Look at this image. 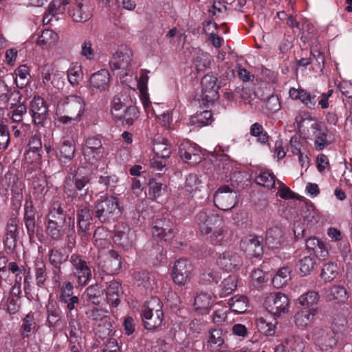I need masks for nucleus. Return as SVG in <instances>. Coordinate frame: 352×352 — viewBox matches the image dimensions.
<instances>
[{
  "mask_svg": "<svg viewBox=\"0 0 352 352\" xmlns=\"http://www.w3.org/2000/svg\"><path fill=\"white\" fill-rule=\"evenodd\" d=\"M283 230L280 226H274L270 228L266 233V242L272 248H276L283 241Z\"/></svg>",
  "mask_w": 352,
  "mask_h": 352,
  "instance_id": "39",
  "label": "nucleus"
},
{
  "mask_svg": "<svg viewBox=\"0 0 352 352\" xmlns=\"http://www.w3.org/2000/svg\"><path fill=\"white\" fill-rule=\"evenodd\" d=\"M110 83V74L107 69H100L94 73L89 78L92 91L102 92L106 91Z\"/></svg>",
  "mask_w": 352,
  "mask_h": 352,
  "instance_id": "28",
  "label": "nucleus"
},
{
  "mask_svg": "<svg viewBox=\"0 0 352 352\" xmlns=\"http://www.w3.org/2000/svg\"><path fill=\"white\" fill-rule=\"evenodd\" d=\"M132 56L133 52L130 48L127 47H121L110 59V68L113 71L117 70V75L120 78L129 76L131 72V62Z\"/></svg>",
  "mask_w": 352,
  "mask_h": 352,
  "instance_id": "7",
  "label": "nucleus"
},
{
  "mask_svg": "<svg viewBox=\"0 0 352 352\" xmlns=\"http://www.w3.org/2000/svg\"><path fill=\"white\" fill-rule=\"evenodd\" d=\"M221 296H226L234 292L237 287V278L234 275H230L225 278L221 285Z\"/></svg>",
  "mask_w": 352,
  "mask_h": 352,
  "instance_id": "48",
  "label": "nucleus"
},
{
  "mask_svg": "<svg viewBox=\"0 0 352 352\" xmlns=\"http://www.w3.org/2000/svg\"><path fill=\"white\" fill-rule=\"evenodd\" d=\"M57 217H58V218H61L62 220L67 221L68 217H70L65 213L63 208L62 207V204L59 201H54L50 209L48 217L56 218Z\"/></svg>",
  "mask_w": 352,
  "mask_h": 352,
  "instance_id": "63",
  "label": "nucleus"
},
{
  "mask_svg": "<svg viewBox=\"0 0 352 352\" xmlns=\"http://www.w3.org/2000/svg\"><path fill=\"white\" fill-rule=\"evenodd\" d=\"M319 300V295L316 292L310 291L302 294L299 298V303L305 306V308L311 309L312 308H318L317 303Z\"/></svg>",
  "mask_w": 352,
  "mask_h": 352,
  "instance_id": "47",
  "label": "nucleus"
},
{
  "mask_svg": "<svg viewBox=\"0 0 352 352\" xmlns=\"http://www.w3.org/2000/svg\"><path fill=\"white\" fill-rule=\"evenodd\" d=\"M214 204L222 210H229L235 207L238 202L236 192L229 186H220L214 195Z\"/></svg>",
  "mask_w": 352,
  "mask_h": 352,
  "instance_id": "12",
  "label": "nucleus"
},
{
  "mask_svg": "<svg viewBox=\"0 0 352 352\" xmlns=\"http://www.w3.org/2000/svg\"><path fill=\"white\" fill-rule=\"evenodd\" d=\"M59 37L52 30L45 29L42 31L36 40V43L43 48H47L56 45Z\"/></svg>",
  "mask_w": 352,
  "mask_h": 352,
  "instance_id": "38",
  "label": "nucleus"
},
{
  "mask_svg": "<svg viewBox=\"0 0 352 352\" xmlns=\"http://www.w3.org/2000/svg\"><path fill=\"white\" fill-rule=\"evenodd\" d=\"M212 113L210 111H203L197 113L196 115L191 116L190 123L191 125L202 127L203 126L211 124L212 122Z\"/></svg>",
  "mask_w": 352,
  "mask_h": 352,
  "instance_id": "42",
  "label": "nucleus"
},
{
  "mask_svg": "<svg viewBox=\"0 0 352 352\" xmlns=\"http://www.w3.org/2000/svg\"><path fill=\"white\" fill-rule=\"evenodd\" d=\"M69 255L63 247H53L49 250L48 261L52 266V280L60 283L63 275L62 265L69 261Z\"/></svg>",
  "mask_w": 352,
  "mask_h": 352,
  "instance_id": "6",
  "label": "nucleus"
},
{
  "mask_svg": "<svg viewBox=\"0 0 352 352\" xmlns=\"http://www.w3.org/2000/svg\"><path fill=\"white\" fill-rule=\"evenodd\" d=\"M153 151L154 156L151 160V165L157 170H162L166 166V161L171 155V146L166 139L162 138V141L155 140Z\"/></svg>",
  "mask_w": 352,
  "mask_h": 352,
  "instance_id": "14",
  "label": "nucleus"
},
{
  "mask_svg": "<svg viewBox=\"0 0 352 352\" xmlns=\"http://www.w3.org/2000/svg\"><path fill=\"white\" fill-rule=\"evenodd\" d=\"M338 274V268L336 263L333 262H328L324 264L320 276L325 281H331Z\"/></svg>",
  "mask_w": 352,
  "mask_h": 352,
  "instance_id": "49",
  "label": "nucleus"
},
{
  "mask_svg": "<svg viewBox=\"0 0 352 352\" xmlns=\"http://www.w3.org/2000/svg\"><path fill=\"white\" fill-rule=\"evenodd\" d=\"M248 302V298L244 296H234L228 301L230 309L237 314L244 313L247 310Z\"/></svg>",
  "mask_w": 352,
  "mask_h": 352,
  "instance_id": "43",
  "label": "nucleus"
},
{
  "mask_svg": "<svg viewBox=\"0 0 352 352\" xmlns=\"http://www.w3.org/2000/svg\"><path fill=\"white\" fill-rule=\"evenodd\" d=\"M74 219L68 217L67 220H62L61 218L48 217L46 234L52 239L58 241L63 239L64 235L72 228H74Z\"/></svg>",
  "mask_w": 352,
  "mask_h": 352,
  "instance_id": "10",
  "label": "nucleus"
},
{
  "mask_svg": "<svg viewBox=\"0 0 352 352\" xmlns=\"http://www.w3.org/2000/svg\"><path fill=\"white\" fill-rule=\"evenodd\" d=\"M263 305L269 313L280 316L288 311L290 302L287 295L276 292L267 294Z\"/></svg>",
  "mask_w": 352,
  "mask_h": 352,
  "instance_id": "8",
  "label": "nucleus"
},
{
  "mask_svg": "<svg viewBox=\"0 0 352 352\" xmlns=\"http://www.w3.org/2000/svg\"><path fill=\"white\" fill-rule=\"evenodd\" d=\"M199 147L190 141H184L179 146V155L186 163L197 164L201 160Z\"/></svg>",
  "mask_w": 352,
  "mask_h": 352,
  "instance_id": "22",
  "label": "nucleus"
},
{
  "mask_svg": "<svg viewBox=\"0 0 352 352\" xmlns=\"http://www.w3.org/2000/svg\"><path fill=\"white\" fill-rule=\"evenodd\" d=\"M72 276L78 285H87L91 278V268L84 256L79 253H73L69 257Z\"/></svg>",
  "mask_w": 352,
  "mask_h": 352,
  "instance_id": "5",
  "label": "nucleus"
},
{
  "mask_svg": "<svg viewBox=\"0 0 352 352\" xmlns=\"http://www.w3.org/2000/svg\"><path fill=\"white\" fill-rule=\"evenodd\" d=\"M195 221L201 234H208L223 223L220 216L211 210H204L197 214Z\"/></svg>",
  "mask_w": 352,
  "mask_h": 352,
  "instance_id": "9",
  "label": "nucleus"
},
{
  "mask_svg": "<svg viewBox=\"0 0 352 352\" xmlns=\"http://www.w3.org/2000/svg\"><path fill=\"white\" fill-rule=\"evenodd\" d=\"M24 222L30 239L34 237L35 234V212L32 201L25 203L24 206Z\"/></svg>",
  "mask_w": 352,
  "mask_h": 352,
  "instance_id": "34",
  "label": "nucleus"
},
{
  "mask_svg": "<svg viewBox=\"0 0 352 352\" xmlns=\"http://www.w3.org/2000/svg\"><path fill=\"white\" fill-rule=\"evenodd\" d=\"M194 267L186 258L177 260L172 269L171 277L173 282L180 286H184L190 282L193 275Z\"/></svg>",
  "mask_w": 352,
  "mask_h": 352,
  "instance_id": "11",
  "label": "nucleus"
},
{
  "mask_svg": "<svg viewBox=\"0 0 352 352\" xmlns=\"http://www.w3.org/2000/svg\"><path fill=\"white\" fill-rule=\"evenodd\" d=\"M219 267L226 272L236 271L243 265L242 257L236 252L227 250L219 254L216 260Z\"/></svg>",
  "mask_w": 352,
  "mask_h": 352,
  "instance_id": "16",
  "label": "nucleus"
},
{
  "mask_svg": "<svg viewBox=\"0 0 352 352\" xmlns=\"http://www.w3.org/2000/svg\"><path fill=\"white\" fill-rule=\"evenodd\" d=\"M46 325L50 328L63 327L65 322L63 319L62 311L58 303L54 300L49 301L46 305Z\"/></svg>",
  "mask_w": 352,
  "mask_h": 352,
  "instance_id": "24",
  "label": "nucleus"
},
{
  "mask_svg": "<svg viewBox=\"0 0 352 352\" xmlns=\"http://www.w3.org/2000/svg\"><path fill=\"white\" fill-rule=\"evenodd\" d=\"M21 97V94L18 90L10 89L6 97V101L3 102L1 104L6 108L12 109L15 106L17 107L19 105L18 104L20 103Z\"/></svg>",
  "mask_w": 352,
  "mask_h": 352,
  "instance_id": "58",
  "label": "nucleus"
},
{
  "mask_svg": "<svg viewBox=\"0 0 352 352\" xmlns=\"http://www.w3.org/2000/svg\"><path fill=\"white\" fill-rule=\"evenodd\" d=\"M102 289L98 284L89 286L84 293L87 300L92 302L94 305H98L100 303V299L103 294Z\"/></svg>",
  "mask_w": 352,
  "mask_h": 352,
  "instance_id": "41",
  "label": "nucleus"
},
{
  "mask_svg": "<svg viewBox=\"0 0 352 352\" xmlns=\"http://www.w3.org/2000/svg\"><path fill=\"white\" fill-rule=\"evenodd\" d=\"M105 314L106 312L103 309L96 307H88L85 311L87 317L90 320L96 321L97 323L104 318H109Z\"/></svg>",
  "mask_w": 352,
  "mask_h": 352,
  "instance_id": "62",
  "label": "nucleus"
},
{
  "mask_svg": "<svg viewBox=\"0 0 352 352\" xmlns=\"http://www.w3.org/2000/svg\"><path fill=\"white\" fill-rule=\"evenodd\" d=\"M113 241L123 248L132 246L135 241V233L126 224L119 223L115 228Z\"/></svg>",
  "mask_w": 352,
  "mask_h": 352,
  "instance_id": "21",
  "label": "nucleus"
},
{
  "mask_svg": "<svg viewBox=\"0 0 352 352\" xmlns=\"http://www.w3.org/2000/svg\"><path fill=\"white\" fill-rule=\"evenodd\" d=\"M94 218L101 223L115 221L121 214L118 199L113 196H101L94 203Z\"/></svg>",
  "mask_w": 352,
  "mask_h": 352,
  "instance_id": "3",
  "label": "nucleus"
},
{
  "mask_svg": "<svg viewBox=\"0 0 352 352\" xmlns=\"http://www.w3.org/2000/svg\"><path fill=\"white\" fill-rule=\"evenodd\" d=\"M140 112L138 109L133 105H129L120 116V118H116L114 120L116 122L120 121L122 126H130L138 119Z\"/></svg>",
  "mask_w": 352,
  "mask_h": 352,
  "instance_id": "35",
  "label": "nucleus"
},
{
  "mask_svg": "<svg viewBox=\"0 0 352 352\" xmlns=\"http://www.w3.org/2000/svg\"><path fill=\"white\" fill-rule=\"evenodd\" d=\"M144 326L148 330H153L162 324L164 319L162 304L157 297L147 300L141 314Z\"/></svg>",
  "mask_w": 352,
  "mask_h": 352,
  "instance_id": "4",
  "label": "nucleus"
},
{
  "mask_svg": "<svg viewBox=\"0 0 352 352\" xmlns=\"http://www.w3.org/2000/svg\"><path fill=\"white\" fill-rule=\"evenodd\" d=\"M30 175L31 173L28 170L25 173V177L28 179H32V194L38 200L43 201L45 195L48 190L47 179L40 172L32 177H30Z\"/></svg>",
  "mask_w": 352,
  "mask_h": 352,
  "instance_id": "23",
  "label": "nucleus"
},
{
  "mask_svg": "<svg viewBox=\"0 0 352 352\" xmlns=\"http://www.w3.org/2000/svg\"><path fill=\"white\" fill-rule=\"evenodd\" d=\"M317 312L318 308H312L311 309L304 308L297 312L295 315L296 325L300 328L306 327L313 321Z\"/></svg>",
  "mask_w": 352,
  "mask_h": 352,
  "instance_id": "36",
  "label": "nucleus"
},
{
  "mask_svg": "<svg viewBox=\"0 0 352 352\" xmlns=\"http://www.w3.org/2000/svg\"><path fill=\"white\" fill-rule=\"evenodd\" d=\"M75 153V145L70 140H63L56 148V156L64 163L72 160Z\"/></svg>",
  "mask_w": 352,
  "mask_h": 352,
  "instance_id": "32",
  "label": "nucleus"
},
{
  "mask_svg": "<svg viewBox=\"0 0 352 352\" xmlns=\"http://www.w3.org/2000/svg\"><path fill=\"white\" fill-rule=\"evenodd\" d=\"M109 231L104 226H98L93 234L94 243L96 246L104 248L109 244Z\"/></svg>",
  "mask_w": 352,
  "mask_h": 352,
  "instance_id": "40",
  "label": "nucleus"
},
{
  "mask_svg": "<svg viewBox=\"0 0 352 352\" xmlns=\"http://www.w3.org/2000/svg\"><path fill=\"white\" fill-rule=\"evenodd\" d=\"M316 265V261L314 256H306L298 261L297 266L301 275L306 276L314 270Z\"/></svg>",
  "mask_w": 352,
  "mask_h": 352,
  "instance_id": "44",
  "label": "nucleus"
},
{
  "mask_svg": "<svg viewBox=\"0 0 352 352\" xmlns=\"http://www.w3.org/2000/svg\"><path fill=\"white\" fill-rule=\"evenodd\" d=\"M219 273L213 269L204 268L200 272L199 280L202 284L217 283Z\"/></svg>",
  "mask_w": 352,
  "mask_h": 352,
  "instance_id": "51",
  "label": "nucleus"
},
{
  "mask_svg": "<svg viewBox=\"0 0 352 352\" xmlns=\"http://www.w3.org/2000/svg\"><path fill=\"white\" fill-rule=\"evenodd\" d=\"M285 349L291 352H302L304 348L300 338L294 336H288L285 339Z\"/></svg>",
  "mask_w": 352,
  "mask_h": 352,
  "instance_id": "56",
  "label": "nucleus"
},
{
  "mask_svg": "<svg viewBox=\"0 0 352 352\" xmlns=\"http://www.w3.org/2000/svg\"><path fill=\"white\" fill-rule=\"evenodd\" d=\"M94 217V208L91 210L87 205H80L76 210L77 227L78 233L83 240H88L90 236V227Z\"/></svg>",
  "mask_w": 352,
  "mask_h": 352,
  "instance_id": "13",
  "label": "nucleus"
},
{
  "mask_svg": "<svg viewBox=\"0 0 352 352\" xmlns=\"http://www.w3.org/2000/svg\"><path fill=\"white\" fill-rule=\"evenodd\" d=\"M256 325L258 330L266 336H272L275 333L276 324L267 322L262 317L256 319Z\"/></svg>",
  "mask_w": 352,
  "mask_h": 352,
  "instance_id": "61",
  "label": "nucleus"
},
{
  "mask_svg": "<svg viewBox=\"0 0 352 352\" xmlns=\"http://www.w3.org/2000/svg\"><path fill=\"white\" fill-rule=\"evenodd\" d=\"M124 95L120 94L114 96L111 102V112L113 118H120L123 110L128 106L124 102Z\"/></svg>",
  "mask_w": 352,
  "mask_h": 352,
  "instance_id": "46",
  "label": "nucleus"
},
{
  "mask_svg": "<svg viewBox=\"0 0 352 352\" xmlns=\"http://www.w3.org/2000/svg\"><path fill=\"white\" fill-rule=\"evenodd\" d=\"M166 185L157 179H151L148 182V193L153 199L159 197L162 195V190H165Z\"/></svg>",
  "mask_w": 352,
  "mask_h": 352,
  "instance_id": "60",
  "label": "nucleus"
},
{
  "mask_svg": "<svg viewBox=\"0 0 352 352\" xmlns=\"http://www.w3.org/2000/svg\"><path fill=\"white\" fill-rule=\"evenodd\" d=\"M172 233L173 230H165L164 227H159L154 225L152 227L153 236L160 241H166L171 237Z\"/></svg>",
  "mask_w": 352,
  "mask_h": 352,
  "instance_id": "64",
  "label": "nucleus"
},
{
  "mask_svg": "<svg viewBox=\"0 0 352 352\" xmlns=\"http://www.w3.org/2000/svg\"><path fill=\"white\" fill-rule=\"evenodd\" d=\"M105 292L107 302L116 307L120 302V297L122 294L121 285L116 280L110 281Z\"/></svg>",
  "mask_w": 352,
  "mask_h": 352,
  "instance_id": "33",
  "label": "nucleus"
},
{
  "mask_svg": "<svg viewBox=\"0 0 352 352\" xmlns=\"http://www.w3.org/2000/svg\"><path fill=\"white\" fill-rule=\"evenodd\" d=\"M30 111L35 124H43L48 116V108L45 100L39 96L31 101Z\"/></svg>",
  "mask_w": 352,
  "mask_h": 352,
  "instance_id": "25",
  "label": "nucleus"
},
{
  "mask_svg": "<svg viewBox=\"0 0 352 352\" xmlns=\"http://www.w3.org/2000/svg\"><path fill=\"white\" fill-rule=\"evenodd\" d=\"M21 285L19 282L16 281L12 287L6 300L7 310L10 314H15L19 311L21 306Z\"/></svg>",
  "mask_w": 352,
  "mask_h": 352,
  "instance_id": "31",
  "label": "nucleus"
},
{
  "mask_svg": "<svg viewBox=\"0 0 352 352\" xmlns=\"http://www.w3.org/2000/svg\"><path fill=\"white\" fill-rule=\"evenodd\" d=\"M85 102L80 96L70 95L61 98L56 107V120L67 125L78 122L85 113Z\"/></svg>",
  "mask_w": 352,
  "mask_h": 352,
  "instance_id": "1",
  "label": "nucleus"
},
{
  "mask_svg": "<svg viewBox=\"0 0 352 352\" xmlns=\"http://www.w3.org/2000/svg\"><path fill=\"white\" fill-rule=\"evenodd\" d=\"M59 301L64 305L68 320L70 336L76 338L79 331V324L76 319L78 314L77 306L79 298L74 295V285L70 281H65L60 287Z\"/></svg>",
  "mask_w": 352,
  "mask_h": 352,
  "instance_id": "2",
  "label": "nucleus"
},
{
  "mask_svg": "<svg viewBox=\"0 0 352 352\" xmlns=\"http://www.w3.org/2000/svg\"><path fill=\"white\" fill-rule=\"evenodd\" d=\"M36 323L34 321V316L32 314H28L25 317L21 326V336L23 338H29L34 332Z\"/></svg>",
  "mask_w": 352,
  "mask_h": 352,
  "instance_id": "57",
  "label": "nucleus"
},
{
  "mask_svg": "<svg viewBox=\"0 0 352 352\" xmlns=\"http://www.w3.org/2000/svg\"><path fill=\"white\" fill-rule=\"evenodd\" d=\"M240 247L246 255L250 257H258L263 252L262 239L256 236H250L243 239Z\"/></svg>",
  "mask_w": 352,
  "mask_h": 352,
  "instance_id": "27",
  "label": "nucleus"
},
{
  "mask_svg": "<svg viewBox=\"0 0 352 352\" xmlns=\"http://www.w3.org/2000/svg\"><path fill=\"white\" fill-rule=\"evenodd\" d=\"M314 136V146L317 151H322L333 142L332 135L329 133L327 127L320 122L314 121L311 124Z\"/></svg>",
  "mask_w": 352,
  "mask_h": 352,
  "instance_id": "20",
  "label": "nucleus"
},
{
  "mask_svg": "<svg viewBox=\"0 0 352 352\" xmlns=\"http://www.w3.org/2000/svg\"><path fill=\"white\" fill-rule=\"evenodd\" d=\"M216 296L208 292H200L195 297L194 306L201 314H206L215 304Z\"/></svg>",
  "mask_w": 352,
  "mask_h": 352,
  "instance_id": "29",
  "label": "nucleus"
},
{
  "mask_svg": "<svg viewBox=\"0 0 352 352\" xmlns=\"http://www.w3.org/2000/svg\"><path fill=\"white\" fill-rule=\"evenodd\" d=\"M217 78L211 74L205 75L202 78L201 97L206 102H213L219 98V87L217 85Z\"/></svg>",
  "mask_w": 352,
  "mask_h": 352,
  "instance_id": "19",
  "label": "nucleus"
},
{
  "mask_svg": "<svg viewBox=\"0 0 352 352\" xmlns=\"http://www.w3.org/2000/svg\"><path fill=\"white\" fill-rule=\"evenodd\" d=\"M327 298L329 300H336L338 302H344L347 299L346 289L342 286L334 285L329 289Z\"/></svg>",
  "mask_w": 352,
  "mask_h": 352,
  "instance_id": "52",
  "label": "nucleus"
},
{
  "mask_svg": "<svg viewBox=\"0 0 352 352\" xmlns=\"http://www.w3.org/2000/svg\"><path fill=\"white\" fill-rule=\"evenodd\" d=\"M313 340L322 350H328L336 345V333L329 327H316L313 331Z\"/></svg>",
  "mask_w": 352,
  "mask_h": 352,
  "instance_id": "15",
  "label": "nucleus"
},
{
  "mask_svg": "<svg viewBox=\"0 0 352 352\" xmlns=\"http://www.w3.org/2000/svg\"><path fill=\"white\" fill-rule=\"evenodd\" d=\"M69 16L75 22L83 23L91 19V10L88 6L87 0H76L72 9L69 10Z\"/></svg>",
  "mask_w": 352,
  "mask_h": 352,
  "instance_id": "26",
  "label": "nucleus"
},
{
  "mask_svg": "<svg viewBox=\"0 0 352 352\" xmlns=\"http://www.w3.org/2000/svg\"><path fill=\"white\" fill-rule=\"evenodd\" d=\"M94 329L96 334L103 339L108 336H110L113 331V326L110 321V318H104L96 324Z\"/></svg>",
  "mask_w": 352,
  "mask_h": 352,
  "instance_id": "54",
  "label": "nucleus"
},
{
  "mask_svg": "<svg viewBox=\"0 0 352 352\" xmlns=\"http://www.w3.org/2000/svg\"><path fill=\"white\" fill-rule=\"evenodd\" d=\"M250 133L251 135L257 137L258 142L261 144H265L268 141L267 133L264 131L263 126L258 122H255L251 126Z\"/></svg>",
  "mask_w": 352,
  "mask_h": 352,
  "instance_id": "59",
  "label": "nucleus"
},
{
  "mask_svg": "<svg viewBox=\"0 0 352 352\" xmlns=\"http://www.w3.org/2000/svg\"><path fill=\"white\" fill-rule=\"evenodd\" d=\"M104 149L100 139L91 137L86 140L83 148V155L86 160L90 164H95L100 160L104 155Z\"/></svg>",
  "mask_w": 352,
  "mask_h": 352,
  "instance_id": "18",
  "label": "nucleus"
},
{
  "mask_svg": "<svg viewBox=\"0 0 352 352\" xmlns=\"http://www.w3.org/2000/svg\"><path fill=\"white\" fill-rule=\"evenodd\" d=\"M91 176L90 174L82 175L78 170L72 177V182L74 188L75 197L85 199L87 195L91 197Z\"/></svg>",
  "mask_w": 352,
  "mask_h": 352,
  "instance_id": "17",
  "label": "nucleus"
},
{
  "mask_svg": "<svg viewBox=\"0 0 352 352\" xmlns=\"http://www.w3.org/2000/svg\"><path fill=\"white\" fill-rule=\"evenodd\" d=\"M275 176L272 173L269 171H262L256 177V182L258 185H261L267 188H272L275 186Z\"/></svg>",
  "mask_w": 352,
  "mask_h": 352,
  "instance_id": "53",
  "label": "nucleus"
},
{
  "mask_svg": "<svg viewBox=\"0 0 352 352\" xmlns=\"http://www.w3.org/2000/svg\"><path fill=\"white\" fill-rule=\"evenodd\" d=\"M121 257L113 250L109 251L103 263H99L102 270L109 274H115L119 272L121 268Z\"/></svg>",
  "mask_w": 352,
  "mask_h": 352,
  "instance_id": "30",
  "label": "nucleus"
},
{
  "mask_svg": "<svg viewBox=\"0 0 352 352\" xmlns=\"http://www.w3.org/2000/svg\"><path fill=\"white\" fill-rule=\"evenodd\" d=\"M290 280V270L287 267L280 269L272 278V284L274 287L280 288Z\"/></svg>",
  "mask_w": 352,
  "mask_h": 352,
  "instance_id": "50",
  "label": "nucleus"
},
{
  "mask_svg": "<svg viewBox=\"0 0 352 352\" xmlns=\"http://www.w3.org/2000/svg\"><path fill=\"white\" fill-rule=\"evenodd\" d=\"M224 342L222 330L220 329H214L209 331L208 339V346L211 348L221 346Z\"/></svg>",
  "mask_w": 352,
  "mask_h": 352,
  "instance_id": "55",
  "label": "nucleus"
},
{
  "mask_svg": "<svg viewBox=\"0 0 352 352\" xmlns=\"http://www.w3.org/2000/svg\"><path fill=\"white\" fill-rule=\"evenodd\" d=\"M34 272L36 285L38 287L44 285L48 278L46 264L42 258H37L34 262Z\"/></svg>",
  "mask_w": 352,
  "mask_h": 352,
  "instance_id": "37",
  "label": "nucleus"
},
{
  "mask_svg": "<svg viewBox=\"0 0 352 352\" xmlns=\"http://www.w3.org/2000/svg\"><path fill=\"white\" fill-rule=\"evenodd\" d=\"M302 216L304 221L310 225H314L320 220L318 211L312 204H307L302 208Z\"/></svg>",
  "mask_w": 352,
  "mask_h": 352,
  "instance_id": "45",
  "label": "nucleus"
}]
</instances>
